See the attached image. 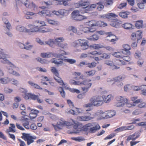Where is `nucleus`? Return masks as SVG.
<instances>
[{"mask_svg": "<svg viewBox=\"0 0 146 146\" xmlns=\"http://www.w3.org/2000/svg\"><path fill=\"white\" fill-rule=\"evenodd\" d=\"M52 125L54 128L55 130L58 131L62 129V127L64 125L70 126H71L72 125L70 122L65 121L63 119L61 118L59 119L56 124H52Z\"/></svg>", "mask_w": 146, "mask_h": 146, "instance_id": "nucleus-1", "label": "nucleus"}, {"mask_svg": "<svg viewBox=\"0 0 146 146\" xmlns=\"http://www.w3.org/2000/svg\"><path fill=\"white\" fill-rule=\"evenodd\" d=\"M19 120L21 121L23 125L27 129H29L30 127L31 129L33 130H36L37 128L36 125L34 123H32L30 126L28 119L24 116L21 117Z\"/></svg>", "mask_w": 146, "mask_h": 146, "instance_id": "nucleus-2", "label": "nucleus"}, {"mask_svg": "<svg viewBox=\"0 0 146 146\" xmlns=\"http://www.w3.org/2000/svg\"><path fill=\"white\" fill-rule=\"evenodd\" d=\"M88 42L87 40L84 39H79L74 42L73 44L74 47L80 46L82 49L86 50L88 48Z\"/></svg>", "mask_w": 146, "mask_h": 146, "instance_id": "nucleus-3", "label": "nucleus"}, {"mask_svg": "<svg viewBox=\"0 0 146 146\" xmlns=\"http://www.w3.org/2000/svg\"><path fill=\"white\" fill-rule=\"evenodd\" d=\"M90 101L94 106H99L103 104L102 98V96L99 95L92 97L90 100Z\"/></svg>", "mask_w": 146, "mask_h": 146, "instance_id": "nucleus-4", "label": "nucleus"}, {"mask_svg": "<svg viewBox=\"0 0 146 146\" xmlns=\"http://www.w3.org/2000/svg\"><path fill=\"white\" fill-rule=\"evenodd\" d=\"M129 56L124 54L121 59L116 60L115 61V64L119 66H120L126 64L125 62H129L130 60Z\"/></svg>", "mask_w": 146, "mask_h": 146, "instance_id": "nucleus-5", "label": "nucleus"}, {"mask_svg": "<svg viewBox=\"0 0 146 146\" xmlns=\"http://www.w3.org/2000/svg\"><path fill=\"white\" fill-rule=\"evenodd\" d=\"M9 63L10 66L8 68V71L9 73L16 76H20L19 73L17 72L19 70V68L15 66L11 62H10Z\"/></svg>", "mask_w": 146, "mask_h": 146, "instance_id": "nucleus-6", "label": "nucleus"}, {"mask_svg": "<svg viewBox=\"0 0 146 146\" xmlns=\"http://www.w3.org/2000/svg\"><path fill=\"white\" fill-rule=\"evenodd\" d=\"M22 135L21 136V138L25 141H27L28 145H29L33 143L34 142L33 139H36L35 137H33L30 134L23 133Z\"/></svg>", "mask_w": 146, "mask_h": 146, "instance_id": "nucleus-7", "label": "nucleus"}, {"mask_svg": "<svg viewBox=\"0 0 146 146\" xmlns=\"http://www.w3.org/2000/svg\"><path fill=\"white\" fill-rule=\"evenodd\" d=\"M71 16L72 19L76 21H80L87 19L86 17L79 14V11L76 10H74L72 12Z\"/></svg>", "mask_w": 146, "mask_h": 146, "instance_id": "nucleus-8", "label": "nucleus"}, {"mask_svg": "<svg viewBox=\"0 0 146 146\" xmlns=\"http://www.w3.org/2000/svg\"><path fill=\"white\" fill-rule=\"evenodd\" d=\"M64 40L63 37H59L55 39V40H53L51 39H50L48 41H46L45 43L49 45L50 46L53 47L54 45L56 44L57 45L58 44H60L61 42H62Z\"/></svg>", "mask_w": 146, "mask_h": 146, "instance_id": "nucleus-9", "label": "nucleus"}, {"mask_svg": "<svg viewBox=\"0 0 146 146\" xmlns=\"http://www.w3.org/2000/svg\"><path fill=\"white\" fill-rule=\"evenodd\" d=\"M91 80H86L83 81L81 82L80 85H84L86 86V87H82L81 89L82 92L84 93H85L88 92L90 88L92 86V83L90 82Z\"/></svg>", "mask_w": 146, "mask_h": 146, "instance_id": "nucleus-10", "label": "nucleus"}, {"mask_svg": "<svg viewBox=\"0 0 146 146\" xmlns=\"http://www.w3.org/2000/svg\"><path fill=\"white\" fill-rule=\"evenodd\" d=\"M73 129L72 131L70 130L68 131L69 134L77 133L82 130V124L78 123H76L73 125Z\"/></svg>", "mask_w": 146, "mask_h": 146, "instance_id": "nucleus-11", "label": "nucleus"}, {"mask_svg": "<svg viewBox=\"0 0 146 146\" xmlns=\"http://www.w3.org/2000/svg\"><path fill=\"white\" fill-rule=\"evenodd\" d=\"M116 100L118 102L117 103L116 106L119 107L123 106L127 101V98L121 96L117 97Z\"/></svg>", "mask_w": 146, "mask_h": 146, "instance_id": "nucleus-12", "label": "nucleus"}, {"mask_svg": "<svg viewBox=\"0 0 146 146\" xmlns=\"http://www.w3.org/2000/svg\"><path fill=\"white\" fill-rule=\"evenodd\" d=\"M62 54H58L56 53H52L51 52L42 53L41 54V56L43 58H48L51 57H55L58 58L62 56Z\"/></svg>", "mask_w": 146, "mask_h": 146, "instance_id": "nucleus-13", "label": "nucleus"}, {"mask_svg": "<svg viewBox=\"0 0 146 146\" xmlns=\"http://www.w3.org/2000/svg\"><path fill=\"white\" fill-rule=\"evenodd\" d=\"M19 45L21 48L25 49L27 50L31 49L33 46V45H30V42H27L25 44L22 43H19Z\"/></svg>", "mask_w": 146, "mask_h": 146, "instance_id": "nucleus-14", "label": "nucleus"}, {"mask_svg": "<svg viewBox=\"0 0 146 146\" xmlns=\"http://www.w3.org/2000/svg\"><path fill=\"white\" fill-rule=\"evenodd\" d=\"M102 97L103 100V103L104 102L109 103L112 100L113 98V96L111 94L108 95L106 96L103 95L102 96Z\"/></svg>", "mask_w": 146, "mask_h": 146, "instance_id": "nucleus-15", "label": "nucleus"}, {"mask_svg": "<svg viewBox=\"0 0 146 146\" xmlns=\"http://www.w3.org/2000/svg\"><path fill=\"white\" fill-rule=\"evenodd\" d=\"M126 76L124 75H121L116 77L115 78V80L117 83V86H119V84H118L119 83V85L120 86L122 85L123 83L120 82L124 80Z\"/></svg>", "mask_w": 146, "mask_h": 146, "instance_id": "nucleus-16", "label": "nucleus"}, {"mask_svg": "<svg viewBox=\"0 0 146 146\" xmlns=\"http://www.w3.org/2000/svg\"><path fill=\"white\" fill-rule=\"evenodd\" d=\"M104 63L105 64L110 66L113 69H117L119 68V66L115 64V62L113 63L112 61L106 60L104 62Z\"/></svg>", "mask_w": 146, "mask_h": 146, "instance_id": "nucleus-17", "label": "nucleus"}, {"mask_svg": "<svg viewBox=\"0 0 146 146\" xmlns=\"http://www.w3.org/2000/svg\"><path fill=\"white\" fill-rule=\"evenodd\" d=\"M29 30V33L30 32H37L43 33L44 32H47L50 31H51V30L48 29H46V30L44 29L41 30L39 29L37 27H35L33 28H31Z\"/></svg>", "mask_w": 146, "mask_h": 146, "instance_id": "nucleus-18", "label": "nucleus"}, {"mask_svg": "<svg viewBox=\"0 0 146 146\" xmlns=\"http://www.w3.org/2000/svg\"><path fill=\"white\" fill-rule=\"evenodd\" d=\"M39 111L36 110H32L31 113L29 114V117L31 119H34L37 116Z\"/></svg>", "mask_w": 146, "mask_h": 146, "instance_id": "nucleus-19", "label": "nucleus"}, {"mask_svg": "<svg viewBox=\"0 0 146 146\" xmlns=\"http://www.w3.org/2000/svg\"><path fill=\"white\" fill-rule=\"evenodd\" d=\"M38 14L44 16H48L49 17L52 16V14L50 12L47 10H43L40 12H39Z\"/></svg>", "mask_w": 146, "mask_h": 146, "instance_id": "nucleus-20", "label": "nucleus"}, {"mask_svg": "<svg viewBox=\"0 0 146 146\" xmlns=\"http://www.w3.org/2000/svg\"><path fill=\"white\" fill-rule=\"evenodd\" d=\"M59 75L58 76H54V79L59 84L62 86L64 88H66L65 84L64 83L63 81L62 80L61 78L59 77Z\"/></svg>", "mask_w": 146, "mask_h": 146, "instance_id": "nucleus-21", "label": "nucleus"}, {"mask_svg": "<svg viewBox=\"0 0 146 146\" xmlns=\"http://www.w3.org/2000/svg\"><path fill=\"white\" fill-rule=\"evenodd\" d=\"M115 21L111 22L110 24L113 27L116 28H118L119 27L120 24L122 23V22L119 20L115 19Z\"/></svg>", "mask_w": 146, "mask_h": 146, "instance_id": "nucleus-22", "label": "nucleus"}, {"mask_svg": "<svg viewBox=\"0 0 146 146\" xmlns=\"http://www.w3.org/2000/svg\"><path fill=\"white\" fill-rule=\"evenodd\" d=\"M86 114L88 116L85 115L80 117V119L82 121H88L92 119L93 118L90 116L91 114L88 112H87Z\"/></svg>", "mask_w": 146, "mask_h": 146, "instance_id": "nucleus-23", "label": "nucleus"}, {"mask_svg": "<svg viewBox=\"0 0 146 146\" xmlns=\"http://www.w3.org/2000/svg\"><path fill=\"white\" fill-rule=\"evenodd\" d=\"M123 49H122V51L126 52V55L130 56L131 53L129 50L131 49L130 46L128 44H125L123 45Z\"/></svg>", "mask_w": 146, "mask_h": 146, "instance_id": "nucleus-24", "label": "nucleus"}, {"mask_svg": "<svg viewBox=\"0 0 146 146\" xmlns=\"http://www.w3.org/2000/svg\"><path fill=\"white\" fill-rule=\"evenodd\" d=\"M138 97L137 96L132 97L130 98V100L131 101L133 102V103L137 105L139 103L141 102L142 99H137Z\"/></svg>", "mask_w": 146, "mask_h": 146, "instance_id": "nucleus-25", "label": "nucleus"}, {"mask_svg": "<svg viewBox=\"0 0 146 146\" xmlns=\"http://www.w3.org/2000/svg\"><path fill=\"white\" fill-rule=\"evenodd\" d=\"M116 113L114 111H110L107 113H105V116L103 117V118H111L115 115Z\"/></svg>", "mask_w": 146, "mask_h": 146, "instance_id": "nucleus-26", "label": "nucleus"}, {"mask_svg": "<svg viewBox=\"0 0 146 146\" xmlns=\"http://www.w3.org/2000/svg\"><path fill=\"white\" fill-rule=\"evenodd\" d=\"M88 3L87 2H84L82 3V2H80L76 4L75 6L77 7H81L83 8H86L87 9L88 7Z\"/></svg>", "mask_w": 146, "mask_h": 146, "instance_id": "nucleus-27", "label": "nucleus"}, {"mask_svg": "<svg viewBox=\"0 0 146 146\" xmlns=\"http://www.w3.org/2000/svg\"><path fill=\"white\" fill-rule=\"evenodd\" d=\"M136 133H134L132 135H130L128 136L126 139L127 142L129 141L130 140H132L133 141L137 139L139 136V135H138L135 136Z\"/></svg>", "mask_w": 146, "mask_h": 146, "instance_id": "nucleus-28", "label": "nucleus"}, {"mask_svg": "<svg viewBox=\"0 0 146 146\" xmlns=\"http://www.w3.org/2000/svg\"><path fill=\"white\" fill-rule=\"evenodd\" d=\"M124 54V53L123 51H122L119 52H114L112 54V55L114 56V57L121 59Z\"/></svg>", "mask_w": 146, "mask_h": 146, "instance_id": "nucleus-29", "label": "nucleus"}, {"mask_svg": "<svg viewBox=\"0 0 146 146\" xmlns=\"http://www.w3.org/2000/svg\"><path fill=\"white\" fill-rule=\"evenodd\" d=\"M107 35V36H116L115 35H114L111 32H109L105 33L104 32L102 31H97L96 32V34H97V36H98V35H103L105 34Z\"/></svg>", "mask_w": 146, "mask_h": 146, "instance_id": "nucleus-30", "label": "nucleus"}, {"mask_svg": "<svg viewBox=\"0 0 146 146\" xmlns=\"http://www.w3.org/2000/svg\"><path fill=\"white\" fill-rule=\"evenodd\" d=\"M8 56L7 55L4 53L3 50L0 48V59L2 58L5 61H7V60L6 58L8 57Z\"/></svg>", "mask_w": 146, "mask_h": 146, "instance_id": "nucleus-31", "label": "nucleus"}, {"mask_svg": "<svg viewBox=\"0 0 146 146\" xmlns=\"http://www.w3.org/2000/svg\"><path fill=\"white\" fill-rule=\"evenodd\" d=\"M17 30L19 31L24 32H29V30L27 29L24 27L19 25L17 27Z\"/></svg>", "mask_w": 146, "mask_h": 146, "instance_id": "nucleus-32", "label": "nucleus"}, {"mask_svg": "<svg viewBox=\"0 0 146 146\" xmlns=\"http://www.w3.org/2000/svg\"><path fill=\"white\" fill-rule=\"evenodd\" d=\"M34 23L36 25V27H40L41 26L46 25L45 24V23L44 21H35Z\"/></svg>", "mask_w": 146, "mask_h": 146, "instance_id": "nucleus-33", "label": "nucleus"}, {"mask_svg": "<svg viewBox=\"0 0 146 146\" xmlns=\"http://www.w3.org/2000/svg\"><path fill=\"white\" fill-rule=\"evenodd\" d=\"M46 20L50 24L53 25H59V23L57 21L52 20L48 19L46 18Z\"/></svg>", "mask_w": 146, "mask_h": 146, "instance_id": "nucleus-34", "label": "nucleus"}, {"mask_svg": "<svg viewBox=\"0 0 146 146\" xmlns=\"http://www.w3.org/2000/svg\"><path fill=\"white\" fill-rule=\"evenodd\" d=\"M122 27L127 29H131L132 28V25L131 23H126L122 25Z\"/></svg>", "mask_w": 146, "mask_h": 146, "instance_id": "nucleus-35", "label": "nucleus"}, {"mask_svg": "<svg viewBox=\"0 0 146 146\" xmlns=\"http://www.w3.org/2000/svg\"><path fill=\"white\" fill-rule=\"evenodd\" d=\"M100 59H102L103 58L108 59L110 58V55L109 54L103 53H101V54L100 55Z\"/></svg>", "mask_w": 146, "mask_h": 146, "instance_id": "nucleus-36", "label": "nucleus"}, {"mask_svg": "<svg viewBox=\"0 0 146 146\" xmlns=\"http://www.w3.org/2000/svg\"><path fill=\"white\" fill-rule=\"evenodd\" d=\"M143 22L142 20L137 21L135 24V26L138 29L142 28L143 27Z\"/></svg>", "mask_w": 146, "mask_h": 146, "instance_id": "nucleus-37", "label": "nucleus"}, {"mask_svg": "<svg viewBox=\"0 0 146 146\" xmlns=\"http://www.w3.org/2000/svg\"><path fill=\"white\" fill-rule=\"evenodd\" d=\"M10 126L9 127V132H12L14 133L16 131L15 130V126L14 124L10 123L9 124Z\"/></svg>", "mask_w": 146, "mask_h": 146, "instance_id": "nucleus-38", "label": "nucleus"}, {"mask_svg": "<svg viewBox=\"0 0 146 146\" xmlns=\"http://www.w3.org/2000/svg\"><path fill=\"white\" fill-rule=\"evenodd\" d=\"M100 128V127L99 125H97L93 127H92L90 128V131L91 133H93L94 132L96 131L98 129H99Z\"/></svg>", "mask_w": 146, "mask_h": 146, "instance_id": "nucleus-39", "label": "nucleus"}, {"mask_svg": "<svg viewBox=\"0 0 146 146\" xmlns=\"http://www.w3.org/2000/svg\"><path fill=\"white\" fill-rule=\"evenodd\" d=\"M62 60L58 61L57 59L55 58H52L51 60L52 63H54L57 65H62L63 63V59H61Z\"/></svg>", "mask_w": 146, "mask_h": 146, "instance_id": "nucleus-40", "label": "nucleus"}, {"mask_svg": "<svg viewBox=\"0 0 146 146\" xmlns=\"http://www.w3.org/2000/svg\"><path fill=\"white\" fill-rule=\"evenodd\" d=\"M58 90L61 96L64 98H65L66 93L64 90L63 88L62 87H59L58 88Z\"/></svg>", "mask_w": 146, "mask_h": 146, "instance_id": "nucleus-41", "label": "nucleus"}, {"mask_svg": "<svg viewBox=\"0 0 146 146\" xmlns=\"http://www.w3.org/2000/svg\"><path fill=\"white\" fill-rule=\"evenodd\" d=\"M60 15L63 16H66L69 13V11L64 9H62L59 10Z\"/></svg>", "mask_w": 146, "mask_h": 146, "instance_id": "nucleus-42", "label": "nucleus"}, {"mask_svg": "<svg viewBox=\"0 0 146 146\" xmlns=\"http://www.w3.org/2000/svg\"><path fill=\"white\" fill-rule=\"evenodd\" d=\"M129 14L128 12H121L119 13V15L123 18H126L127 17V15Z\"/></svg>", "mask_w": 146, "mask_h": 146, "instance_id": "nucleus-43", "label": "nucleus"}, {"mask_svg": "<svg viewBox=\"0 0 146 146\" xmlns=\"http://www.w3.org/2000/svg\"><path fill=\"white\" fill-rule=\"evenodd\" d=\"M71 139L78 142H81L85 140L84 138L82 137H73L71 138Z\"/></svg>", "mask_w": 146, "mask_h": 146, "instance_id": "nucleus-44", "label": "nucleus"}, {"mask_svg": "<svg viewBox=\"0 0 146 146\" xmlns=\"http://www.w3.org/2000/svg\"><path fill=\"white\" fill-rule=\"evenodd\" d=\"M97 9L99 11L102 10L104 8V6L101 2H99L96 3Z\"/></svg>", "mask_w": 146, "mask_h": 146, "instance_id": "nucleus-45", "label": "nucleus"}, {"mask_svg": "<svg viewBox=\"0 0 146 146\" xmlns=\"http://www.w3.org/2000/svg\"><path fill=\"white\" fill-rule=\"evenodd\" d=\"M36 60L38 61L42 64H47L49 62L48 60L45 59H42L40 58H37Z\"/></svg>", "mask_w": 146, "mask_h": 146, "instance_id": "nucleus-46", "label": "nucleus"}, {"mask_svg": "<svg viewBox=\"0 0 146 146\" xmlns=\"http://www.w3.org/2000/svg\"><path fill=\"white\" fill-rule=\"evenodd\" d=\"M142 113L141 110L140 109H137L134 110L132 112V114L134 115H137Z\"/></svg>", "mask_w": 146, "mask_h": 146, "instance_id": "nucleus-47", "label": "nucleus"}, {"mask_svg": "<svg viewBox=\"0 0 146 146\" xmlns=\"http://www.w3.org/2000/svg\"><path fill=\"white\" fill-rule=\"evenodd\" d=\"M96 72V71L94 70H92L88 71H86L85 72V73L87 75L89 76H93L95 74Z\"/></svg>", "mask_w": 146, "mask_h": 146, "instance_id": "nucleus-48", "label": "nucleus"}, {"mask_svg": "<svg viewBox=\"0 0 146 146\" xmlns=\"http://www.w3.org/2000/svg\"><path fill=\"white\" fill-rule=\"evenodd\" d=\"M107 25L106 23L102 21H98L96 22V26L104 27Z\"/></svg>", "mask_w": 146, "mask_h": 146, "instance_id": "nucleus-49", "label": "nucleus"}, {"mask_svg": "<svg viewBox=\"0 0 146 146\" xmlns=\"http://www.w3.org/2000/svg\"><path fill=\"white\" fill-rule=\"evenodd\" d=\"M51 71L55 76L59 75L58 70L56 68L54 67H52L51 68Z\"/></svg>", "mask_w": 146, "mask_h": 146, "instance_id": "nucleus-50", "label": "nucleus"}, {"mask_svg": "<svg viewBox=\"0 0 146 146\" xmlns=\"http://www.w3.org/2000/svg\"><path fill=\"white\" fill-rule=\"evenodd\" d=\"M137 105V107L139 108H145L146 107V103L145 102H142V100L141 102Z\"/></svg>", "mask_w": 146, "mask_h": 146, "instance_id": "nucleus-51", "label": "nucleus"}, {"mask_svg": "<svg viewBox=\"0 0 146 146\" xmlns=\"http://www.w3.org/2000/svg\"><path fill=\"white\" fill-rule=\"evenodd\" d=\"M70 83L74 85H80L81 82L79 81H76L72 80H71L70 81Z\"/></svg>", "mask_w": 146, "mask_h": 146, "instance_id": "nucleus-52", "label": "nucleus"}, {"mask_svg": "<svg viewBox=\"0 0 146 146\" xmlns=\"http://www.w3.org/2000/svg\"><path fill=\"white\" fill-rule=\"evenodd\" d=\"M126 106L128 108L133 107L136 106V105L135 104L129 102L128 100H127V101L125 103Z\"/></svg>", "mask_w": 146, "mask_h": 146, "instance_id": "nucleus-53", "label": "nucleus"}, {"mask_svg": "<svg viewBox=\"0 0 146 146\" xmlns=\"http://www.w3.org/2000/svg\"><path fill=\"white\" fill-rule=\"evenodd\" d=\"M143 86V85H141L140 86H133L132 87V89L134 91H139L140 90H142V88Z\"/></svg>", "mask_w": 146, "mask_h": 146, "instance_id": "nucleus-54", "label": "nucleus"}, {"mask_svg": "<svg viewBox=\"0 0 146 146\" xmlns=\"http://www.w3.org/2000/svg\"><path fill=\"white\" fill-rule=\"evenodd\" d=\"M29 95L30 99L34 100H36V99L38 97V95H36L31 93H30Z\"/></svg>", "mask_w": 146, "mask_h": 146, "instance_id": "nucleus-55", "label": "nucleus"}, {"mask_svg": "<svg viewBox=\"0 0 146 146\" xmlns=\"http://www.w3.org/2000/svg\"><path fill=\"white\" fill-rule=\"evenodd\" d=\"M96 63L94 62H92L90 63H87V66L90 68L95 67L96 66Z\"/></svg>", "mask_w": 146, "mask_h": 146, "instance_id": "nucleus-56", "label": "nucleus"}, {"mask_svg": "<svg viewBox=\"0 0 146 146\" xmlns=\"http://www.w3.org/2000/svg\"><path fill=\"white\" fill-rule=\"evenodd\" d=\"M97 6L96 3V4H93L90 5L87 7V9H89L90 10H91L95 8Z\"/></svg>", "mask_w": 146, "mask_h": 146, "instance_id": "nucleus-57", "label": "nucleus"}, {"mask_svg": "<svg viewBox=\"0 0 146 146\" xmlns=\"http://www.w3.org/2000/svg\"><path fill=\"white\" fill-rule=\"evenodd\" d=\"M146 85H143V86L142 88L141 94L143 95L146 96V89H145Z\"/></svg>", "mask_w": 146, "mask_h": 146, "instance_id": "nucleus-58", "label": "nucleus"}, {"mask_svg": "<svg viewBox=\"0 0 146 146\" xmlns=\"http://www.w3.org/2000/svg\"><path fill=\"white\" fill-rule=\"evenodd\" d=\"M27 0H16L17 3L19 5H21V4H24L26 2Z\"/></svg>", "mask_w": 146, "mask_h": 146, "instance_id": "nucleus-59", "label": "nucleus"}, {"mask_svg": "<svg viewBox=\"0 0 146 146\" xmlns=\"http://www.w3.org/2000/svg\"><path fill=\"white\" fill-rule=\"evenodd\" d=\"M65 60L66 62H69L70 64H74L76 62L75 60L72 59H66Z\"/></svg>", "mask_w": 146, "mask_h": 146, "instance_id": "nucleus-60", "label": "nucleus"}, {"mask_svg": "<svg viewBox=\"0 0 146 146\" xmlns=\"http://www.w3.org/2000/svg\"><path fill=\"white\" fill-rule=\"evenodd\" d=\"M69 89L71 92L72 93L75 92L77 94H79L80 93V91L77 89L70 88Z\"/></svg>", "mask_w": 146, "mask_h": 146, "instance_id": "nucleus-61", "label": "nucleus"}, {"mask_svg": "<svg viewBox=\"0 0 146 146\" xmlns=\"http://www.w3.org/2000/svg\"><path fill=\"white\" fill-rule=\"evenodd\" d=\"M89 54L94 56L100 55L101 54V53L100 52H98L96 50L91 52H90Z\"/></svg>", "mask_w": 146, "mask_h": 146, "instance_id": "nucleus-62", "label": "nucleus"}, {"mask_svg": "<svg viewBox=\"0 0 146 146\" xmlns=\"http://www.w3.org/2000/svg\"><path fill=\"white\" fill-rule=\"evenodd\" d=\"M144 3L142 1L140 3H137V5L139 8L141 9H143L144 8Z\"/></svg>", "mask_w": 146, "mask_h": 146, "instance_id": "nucleus-63", "label": "nucleus"}, {"mask_svg": "<svg viewBox=\"0 0 146 146\" xmlns=\"http://www.w3.org/2000/svg\"><path fill=\"white\" fill-rule=\"evenodd\" d=\"M68 30H69L70 31H72L74 33H75L77 32V29H76V28L73 26H69L68 27Z\"/></svg>", "mask_w": 146, "mask_h": 146, "instance_id": "nucleus-64", "label": "nucleus"}]
</instances>
